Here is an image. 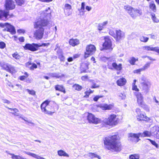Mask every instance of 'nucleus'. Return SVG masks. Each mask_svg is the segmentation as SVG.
Returning <instances> with one entry per match:
<instances>
[{
  "instance_id": "obj_1",
  "label": "nucleus",
  "mask_w": 159,
  "mask_h": 159,
  "mask_svg": "<svg viewBox=\"0 0 159 159\" xmlns=\"http://www.w3.org/2000/svg\"><path fill=\"white\" fill-rule=\"evenodd\" d=\"M118 135H115L105 138L104 143L105 147L113 152H119L121 150V144L118 141Z\"/></svg>"
},
{
  "instance_id": "obj_2",
  "label": "nucleus",
  "mask_w": 159,
  "mask_h": 159,
  "mask_svg": "<svg viewBox=\"0 0 159 159\" xmlns=\"http://www.w3.org/2000/svg\"><path fill=\"white\" fill-rule=\"evenodd\" d=\"M48 22L47 20L40 19L35 23L34 28L37 30L34 33V36L36 39H40L43 38L44 31L43 27L47 25Z\"/></svg>"
},
{
  "instance_id": "obj_3",
  "label": "nucleus",
  "mask_w": 159,
  "mask_h": 159,
  "mask_svg": "<svg viewBox=\"0 0 159 159\" xmlns=\"http://www.w3.org/2000/svg\"><path fill=\"white\" fill-rule=\"evenodd\" d=\"M42 111L45 114L52 115L54 113L55 109L58 110L57 105L54 102H50L48 100L43 102L41 105Z\"/></svg>"
},
{
  "instance_id": "obj_4",
  "label": "nucleus",
  "mask_w": 159,
  "mask_h": 159,
  "mask_svg": "<svg viewBox=\"0 0 159 159\" xmlns=\"http://www.w3.org/2000/svg\"><path fill=\"white\" fill-rule=\"evenodd\" d=\"M119 121V119L114 114L109 115L107 118H105L103 120L104 123L106 125L110 126L116 125Z\"/></svg>"
},
{
  "instance_id": "obj_5",
  "label": "nucleus",
  "mask_w": 159,
  "mask_h": 159,
  "mask_svg": "<svg viewBox=\"0 0 159 159\" xmlns=\"http://www.w3.org/2000/svg\"><path fill=\"white\" fill-rule=\"evenodd\" d=\"M124 8L133 18H135L137 16L142 14L141 10L134 8L128 5L125 6Z\"/></svg>"
},
{
  "instance_id": "obj_6",
  "label": "nucleus",
  "mask_w": 159,
  "mask_h": 159,
  "mask_svg": "<svg viewBox=\"0 0 159 159\" xmlns=\"http://www.w3.org/2000/svg\"><path fill=\"white\" fill-rule=\"evenodd\" d=\"M151 134H152V133L151 131L150 132L148 131H145L143 133H139L138 134L130 133L129 134V137L136 139L137 140V142H138L140 140L139 139V137L140 136L142 137H150L151 135Z\"/></svg>"
},
{
  "instance_id": "obj_7",
  "label": "nucleus",
  "mask_w": 159,
  "mask_h": 159,
  "mask_svg": "<svg viewBox=\"0 0 159 159\" xmlns=\"http://www.w3.org/2000/svg\"><path fill=\"white\" fill-rule=\"evenodd\" d=\"M140 81L142 89L145 91L148 92L150 87L151 84L150 82L144 77H142Z\"/></svg>"
},
{
  "instance_id": "obj_8",
  "label": "nucleus",
  "mask_w": 159,
  "mask_h": 159,
  "mask_svg": "<svg viewBox=\"0 0 159 159\" xmlns=\"http://www.w3.org/2000/svg\"><path fill=\"white\" fill-rule=\"evenodd\" d=\"M87 117V120L90 123L98 124L102 122L101 119L96 117L92 113H88Z\"/></svg>"
},
{
  "instance_id": "obj_9",
  "label": "nucleus",
  "mask_w": 159,
  "mask_h": 159,
  "mask_svg": "<svg viewBox=\"0 0 159 159\" xmlns=\"http://www.w3.org/2000/svg\"><path fill=\"white\" fill-rule=\"evenodd\" d=\"M8 10H0V20H6L12 17L13 15L12 14H9Z\"/></svg>"
},
{
  "instance_id": "obj_10",
  "label": "nucleus",
  "mask_w": 159,
  "mask_h": 159,
  "mask_svg": "<svg viewBox=\"0 0 159 159\" xmlns=\"http://www.w3.org/2000/svg\"><path fill=\"white\" fill-rule=\"evenodd\" d=\"M96 51V47L93 45L90 44L86 47V52H85L84 57L86 59L90 55H93Z\"/></svg>"
},
{
  "instance_id": "obj_11",
  "label": "nucleus",
  "mask_w": 159,
  "mask_h": 159,
  "mask_svg": "<svg viewBox=\"0 0 159 159\" xmlns=\"http://www.w3.org/2000/svg\"><path fill=\"white\" fill-rule=\"evenodd\" d=\"M5 26L6 27V28L4 29L3 30V31H7L10 32L11 34H15V29L13 26L9 24L8 23H0V27H4Z\"/></svg>"
},
{
  "instance_id": "obj_12",
  "label": "nucleus",
  "mask_w": 159,
  "mask_h": 159,
  "mask_svg": "<svg viewBox=\"0 0 159 159\" xmlns=\"http://www.w3.org/2000/svg\"><path fill=\"white\" fill-rule=\"evenodd\" d=\"M105 42L103 44V48L108 50L109 51H111L112 48L111 47V39L109 36H106L104 38Z\"/></svg>"
},
{
  "instance_id": "obj_13",
  "label": "nucleus",
  "mask_w": 159,
  "mask_h": 159,
  "mask_svg": "<svg viewBox=\"0 0 159 159\" xmlns=\"http://www.w3.org/2000/svg\"><path fill=\"white\" fill-rule=\"evenodd\" d=\"M4 7L6 10H13L15 8V2L13 0H5Z\"/></svg>"
},
{
  "instance_id": "obj_14",
  "label": "nucleus",
  "mask_w": 159,
  "mask_h": 159,
  "mask_svg": "<svg viewBox=\"0 0 159 159\" xmlns=\"http://www.w3.org/2000/svg\"><path fill=\"white\" fill-rule=\"evenodd\" d=\"M24 48L26 50H29L31 51L34 52L37 51L39 48L38 44L32 43L25 44Z\"/></svg>"
},
{
  "instance_id": "obj_15",
  "label": "nucleus",
  "mask_w": 159,
  "mask_h": 159,
  "mask_svg": "<svg viewBox=\"0 0 159 159\" xmlns=\"http://www.w3.org/2000/svg\"><path fill=\"white\" fill-rule=\"evenodd\" d=\"M115 32L116 35L115 39L116 41H120L125 38V33L120 30H116Z\"/></svg>"
},
{
  "instance_id": "obj_16",
  "label": "nucleus",
  "mask_w": 159,
  "mask_h": 159,
  "mask_svg": "<svg viewBox=\"0 0 159 159\" xmlns=\"http://www.w3.org/2000/svg\"><path fill=\"white\" fill-rule=\"evenodd\" d=\"M113 107L114 105L113 104L108 105L107 104L103 103L98 105V107L103 110H111Z\"/></svg>"
},
{
  "instance_id": "obj_17",
  "label": "nucleus",
  "mask_w": 159,
  "mask_h": 159,
  "mask_svg": "<svg viewBox=\"0 0 159 159\" xmlns=\"http://www.w3.org/2000/svg\"><path fill=\"white\" fill-rule=\"evenodd\" d=\"M151 132L155 137L159 139V127L158 126L152 127L151 129Z\"/></svg>"
},
{
  "instance_id": "obj_18",
  "label": "nucleus",
  "mask_w": 159,
  "mask_h": 159,
  "mask_svg": "<svg viewBox=\"0 0 159 159\" xmlns=\"http://www.w3.org/2000/svg\"><path fill=\"white\" fill-rule=\"evenodd\" d=\"M144 50L147 51H151L155 52L159 54V47H153L151 46H146L143 47Z\"/></svg>"
},
{
  "instance_id": "obj_19",
  "label": "nucleus",
  "mask_w": 159,
  "mask_h": 159,
  "mask_svg": "<svg viewBox=\"0 0 159 159\" xmlns=\"http://www.w3.org/2000/svg\"><path fill=\"white\" fill-rule=\"evenodd\" d=\"M137 118L138 121L143 120L146 121L149 120V118L144 114L141 113L137 116Z\"/></svg>"
},
{
  "instance_id": "obj_20",
  "label": "nucleus",
  "mask_w": 159,
  "mask_h": 159,
  "mask_svg": "<svg viewBox=\"0 0 159 159\" xmlns=\"http://www.w3.org/2000/svg\"><path fill=\"white\" fill-rule=\"evenodd\" d=\"M135 94L137 98V102L138 104L142 106L143 104V98L142 94L136 92Z\"/></svg>"
},
{
  "instance_id": "obj_21",
  "label": "nucleus",
  "mask_w": 159,
  "mask_h": 159,
  "mask_svg": "<svg viewBox=\"0 0 159 159\" xmlns=\"http://www.w3.org/2000/svg\"><path fill=\"white\" fill-rule=\"evenodd\" d=\"M71 6L68 4H66L65 5L64 11L66 14L69 16L71 14Z\"/></svg>"
},
{
  "instance_id": "obj_22",
  "label": "nucleus",
  "mask_w": 159,
  "mask_h": 159,
  "mask_svg": "<svg viewBox=\"0 0 159 159\" xmlns=\"http://www.w3.org/2000/svg\"><path fill=\"white\" fill-rule=\"evenodd\" d=\"M108 24V21H106L102 23L98 24V30L101 31L103 29L106 28Z\"/></svg>"
},
{
  "instance_id": "obj_23",
  "label": "nucleus",
  "mask_w": 159,
  "mask_h": 159,
  "mask_svg": "<svg viewBox=\"0 0 159 159\" xmlns=\"http://www.w3.org/2000/svg\"><path fill=\"white\" fill-rule=\"evenodd\" d=\"M57 54L58 58L60 59L61 61H63L65 60V57L63 55V53L61 50L59 48L57 51Z\"/></svg>"
},
{
  "instance_id": "obj_24",
  "label": "nucleus",
  "mask_w": 159,
  "mask_h": 159,
  "mask_svg": "<svg viewBox=\"0 0 159 159\" xmlns=\"http://www.w3.org/2000/svg\"><path fill=\"white\" fill-rule=\"evenodd\" d=\"M69 43L70 45L75 46L79 44L80 42L79 40L77 39H70Z\"/></svg>"
},
{
  "instance_id": "obj_25",
  "label": "nucleus",
  "mask_w": 159,
  "mask_h": 159,
  "mask_svg": "<svg viewBox=\"0 0 159 159\" xmlns=\"http://www.w3.org/2000/svg\"><path fill=\"white\" fill-rule=\"evenodd\" d=\"M126 82V80L123 78H121L117 81V84L120 86L125 85Z\"/></svg>"
},
{
  "instance_id": "obj_26",
  "label": "nucleus",
  "mask_w": 159,
  "mask_h": 159,
  "mask_svg": "<svg viewBox=\"0 0 159 159\" xmlns=\"http://www.w3.org/2000/svg\"><path fill=\"white\" fill-rule=\"evenodd\" d=\"M84 156H86L87 157H88L91 159H93L95 157H97L99 159H100L101 158V157L100 156H98L95 153L92 152H89L87 154V155H85Z\"/></svg>"
},
{
  "instance_id": "obj_27",
  "label": "nucleus",
  "mask_w": 159,
  "mask_h": 159,
  "mask_svg": "<svg viewBox=\"0 0 159 159\" xmlns=\"http://www.w3.org/2000/svg\"><path fill=\"white\" fill-rule=\"evenodd\" d=\"M55 89L57 90L63 92L64 93H66L65 89L62 85H56Z\"/></svg>"
},
{
  "instance_id": "obj_28",
  "label": "nucleus",
  "mask_w": 159,
  "mask_h": 159,
  "mask_svg": "<svg viewBox=\"0 0 159 159\" xmlns=\"http://www.w3.org/2000/svg\"><path fill=\"white\" fill-rule=\"evenodd\" d=\"M149 7L154 12H156L157 11L156 6L153 1L149 3Z\"/></svg>"
},
{
  "instance_id": "obj_29",
  "label": "nucleus",
  "mask_w": 159,
  "mask_h": 159,
  "mask_svg": "<svg viewBox=\"0 0 159 159\" xmlns=\"http://www.w3.org/2000/svg\"><path fill=\"white\" fill-rule=\"evenodd\" d=\"M112 65V67L117 70H120L122 69V65L121 64H119L118 65H117L116 63L113 62Z\"/></svg>"
},
{
  "instance_id": "obj_30",
  "label": "nucleus",
  "mask_w": 159,
  "mask_h": 159,
  "mask_svg": "<svg viewBox=\"0 0 159 159\" xmlns=\"http://www.w3.org/2000/svg\"><path fill=\"white\" fill-rule=\"evenodd\" d=\"M58 155L60 156H64L68 157L69 155L65 152L61 150L57 151Z\"/></svg>"
},
{
  "instance_id": "obj_31",
  "label": "nucleus",
  "mask_w": 159,
  "mask_h": 159,
  "mask_svg": "<svg viewBox=\"0 0 159 159\" xmlns=\"http://www.w3.org/2000/svg\"><path fill=\"white\" fill-rule=\"evenodd\" d=\"M151 19L154 23H158L159 22V20L156 17L155 14L153 13L151 14Z\"/></svg>"
},
{
  "instance_id": "obj_32",
  "label": "nucleus",
  "mask_w": 159,
  "mask_h": 159,
  "mask_svg": "<svg viewBox=\"0 0 159 159\" xmlns=\"http://www.w3.org/2000/svg\"><path fill=\"white\" fill-rule=\"evenodd\" d=\"M7 71L11 74L15 73L16 72L15 67L11 65H10Z\"/></svg>"
},
{
  "instance_id": "obj_33",
  "label": "nucleus",
  "mask_w": 159,
  "mask_h": 159,
  "mask_svg": "<svg viewBox=\"0 0 159 159\" xmlns=\"http://www.w3.org/2000/svg\"><path fill=\"white\" fill-rule=\"evenodd\" d=\"M50 75L52 77H56L57 78H61L64 76V75L63 74L60 75L57 73H52Z\"/></svg>"
},
{
  "instance_id": "obj_34",
  "label": "nucleus",
  "mask_w": 159,
  "mask_h": 159,
  "mask_svg": "<svg viewBox=\"0 0 159 159\" xmlns=\"http://www.w3.org/2000/svg\"><path fill=\"white\" fill-rule=\"evenodd\" d=\"M10 65L7 63H3L1 64V66L5 70L7 71Z\"/></svg>"
},
{
  "instance_id": "obj_35",
  "label": "nucleus",
  "mask_w": 159,
  "mask_h": 159,
  "mask_svg": "<svg viewBox=\"0 0 159 159\" xmlns=\"http://www.w3.org/2000/svg\"><path fill=\"white\" fill-rule=\"evenodd\" d=\"M139 39L141 42L146 43L148 40L149 38L148 37L142 36L140 37Z\"/></svg>"
},
{
  "instance_id": "obj_36",
  "label": "nucleus",
  "mask_w": 159,
  "mask_h": 159,
  "mask_svg": "<svg viewBox=\"0 0 159 159\" xmlns=\"http://www.w3.org/2000/svg\"><path fill=\"white\" fill-rule=\"evenodd\" d=\"M73 87L75 90L80 91L82 89V87L80 85L75 84L73 86Z\"/></svg>"
},
{
  "instance_id": "obj_37",
  "label": "nucleus",
  "mask_w": 159,
  "mask_h": 159,
  "mask_svg": "<svg viewBox=\"0 0 159 159\" xmlns=\"http://www.w3.org/2000/svg\"><path fill=\"white\" fill-rule=\"evenodd\" d=\"M129 157L130 159H139V156L138 154H134L130 155Z\"/></svg>"
},
{
  "instance_id": "obj_38",
  "label": "nucleus",
  "mask_w": 159,
  "mask_h": 159,
  "mask_svg": "<svg viewBox=\"0 0 159 159\" xmlns=\"http://www.w3.org/2000/svg\"><path fill=\"white\" fill-rule=\"evenodd\" d=\"M138 59H135L134 57H132L130 58V59L129 61V62L132 65H134L135 62L138 61Z\"/></svg>"
},
{
  "instance_id": "obj_39",
  "label": "nucleus",
  "mask_w": 159,
  "mask_h": 159,
  "mask_svg": "<svg viewBox=\"0 0 159 159\" xmlns=\"http://www.w3.org/2000/svg\"><path fill=\"white\" fill-rule=\"evenodd\" d=\"M104 97L103 95H97L93 98V100L95 102H97L100 98H102Z\"/></svg>"
},
{
  "instance_id": "obj_40",
  "label": "nucleus",
  "mask_w": 159,
  "mask_h": 159,
  "mask_svg": "<svg viewBox=\"0 0 159 159\" xmlns=\"http://www.w3.org/2000/svg\"><path fill=\"white\" fill-rule=\"evenodd\" d=\"M151 64L150 62H148L146 63L144 66L142 68L143 70H144L146 69H147L148 68H149L150 66V65Z\"/></svg>"
},
{
  "instance_id": "obj_41",
  "label": "nucleus",
  "mask_w": 159,
  "mask_h": 159,
  "mask_svg": "<svg viewBox=\"0 0 159 159\" xmlns=\"http://www.w3.org/2000/svg\"><path fill=\"white\" fill-rule=\"evenodd\" d=\"M18 5L21 6L25 3L24 0H15Z\"/></svg>"
},
{
  "instance_id": "obj_42",
  "label": "nucleus",
  "mask_w": 159,
  "mask_h": 159,
  "mask_svg": "<svg viewBox=\"0 0 159 159\" xmlns=\"http://www.w3.org/2000/svg\"><path fill=\"white\" fill-rule=\"evenodd\" d=\"M12 56L13 57L15 58L16 60H19L20 58V56L17 52H15L12 54Z\"/></svg>"
},
{
  "instance_id": "obj_43",
  "label": "nucleus",
  "mask_w": 159,
  "mask_h": 159,
  "mask_svg": "<svg viewBox=\"0 0 159 159\" xmlns=\"http://www.w3.org/2000/svg\"><path fill=\"white\" fill-rule=\"evenodd\" d=\"M147 139L156 148H159V146L158 144L156 143L155 141L152 140L150 139Z\"/></svg>"
},
{
  "instance_id": "obj_44",
  "label": "nucleus",
  "mask_w": 159,
  "mask_h": 159,
  "mask_svg": "<svg viewBox=\"0 0 159 159\" xmlns=\"http://www.w3.org/2000/svg\"><path fill=\"white\" fill-rule=\"evenodd\" d=\"M93 81H94L93 80H92L91 81V82H92L93 84V85H92L91 88L93 89L99 88V85L97 84L96 83H94Z\"/></svg>"
},
{
  "instance_id": "obj_45",
  "label": "nucleus",
  "mask_w": 159,
  "mask_h": 159,
  "mask_svg": "<svg viewBox=\"0 0 159 159\" xmlns=\"http://www.w3.org/2000/svg\"><path fill=\"white\" fill-rule=\"evenodd\" d=\"M84 7H85V3L84 2H83L81 3V7L80 9L79 10V11L80 13L82 11L83 13L84 12Z\"/></svg>"
},
{
  "instance_id": "obj_46",
  "label": "nucleus",
  "mask_w": 159,
  "mask_h": 159,
  "mask_svg": "<svg viewBox=\"0 0 159 159\" xmlns=\"http://www.w3.org/2000/svg\"><path fill=\"white\" fill-rule=\"evenodd\" d=\"M30 65H32L30 67V69L31 70H33L34 69L36 68H37V65L35 63H32V64L31 62H29Z\"/></svg>"
},
{
  "instance_id": "obj_47",
  "label": "nucleus",
  "mask_w": 159,
  "mask_h": 159,
  "mask_svg": "<svg viewBox=\"0 0 159 159\" xmlns=\"http://www.w3.org/2000/svg\"><path fill=\"white\" fill-rule=\"evenodd\" d=\"M153 100L154 102L156 103V104H155L156 106V107H157V108H158V106L159 105V102L157 100L156 97H154L153 98Z\"/></svg>"
},
{
  "instance_id": "obj_48",
  "label": "nucleus",
  "mask_w": 159,
  "mask_h": 159,
  "mask_svg": "<svg viewBox=\"0 0 159 159\" xmlns=\"http://www.w3.org/2000/svg\"><path fill=\"white\" fill-rule=\"evenodd\" d=\"M115 32L114 30H111L109 31V34L112 36L113 37L115 38L116 36V34H115Z\"/></svg>"
},
{
  "instance_id": "obj_49",
  "label": "nucleus",
  "mask_w": 159,
  "mask_h": 159,
  "mask_svg": "<svg viewBox=\"0 0 159 159\" xmlns=\"http://www.w3.org/2000/svg\"><path fill=\"white\" fill-rule=\"evenodd\" d=\"M26 90L29 94L31 95H34L35 94V92L33 90H30L29 89H26Z\"/></svg>"
},
{
  "instance_id": "obj_50",
  "label": "nucleus",
  "mask_w": 159,
  "mask_h": 159,
  "mask_svg": "<svg viewBox=\"0 0 159 159\" xmlns=\"http://www.w3.org/2000/svg\"><path fill=\"white\" fill-rule=\"evenodd\" d=\"M6 47L5 43L3 42H0V48L3 49Z\"/></svg>"
},
{
  "instance_id": "obj_51",
  "label": "nucleus",
  "mask_w": 159,
  "mask_h": 159,
  "mask_svg": "<svg viewBox=\"0 0 159 159\" xmlns=\"http://www.w3.org/2000/svg\"><path fill=\"white\" fill-rule=\"evenodd\" d=\"M119 96L120 98H121L122 99H125L126 98L125 95L122 93H120L119 94Z\"/></svg>"
},
{
  "instance_id": "obj_52",
  "label": "nucleus",
  "mask_w": 159,
  "mask_h": 159,
  "mask_svg": "<svg viewBox=\"0 0 159 159\" xmlns=\"http://www.w3.org/2000/svg\"><path fill=\"white\" fill-rule=\"evenodd\" d=\"M132 89L136 91H138L139 89L137 88V86L134 84V83H133L132 84Z\"/></svg>"
},
{
  "instance_id": "obj_53",
  "label": "nucleus",
  "mask_w": 159,
  "mask_h": 159,
  "mask_svg": "<svg viewBox=\"0 0 159 159\" xmlns=\"http://www.w3.org/2000/svg\"><path fill=\"white\" fill-rule=\"evenodd\" d=\"M143 70L142 69V68L138 69L136 70H135L134 71V73H140L142 71H143Z\"/></svg>"
},
{
  "instance_id": "obj_54",
  "label": "nucleus",
  "mask_w": 159,
  "mask_h": 159,
  "mask_svg": "<svg viewBox=\"0 0 159 159\" xmlns=\"http://www.w3.org/2000/svg\"><path fill=\"white\" fill-rule=\"evenodd\" d=\"M101 59L102 61L106 62L107 61H108V58L106 57H102L101 58Z\"/></svg>"
},
{
  "instance_id": "obj_55",
  "label": "nucleus",
  "mask_w": 159,
  "mask_h": 159,
  "mask_svg": "<svg viewBox=\"0 0 159 159\" xmlns=\"http://www.w3.org/2000/svg\"><path fill=\"white\" fill-rule=\"evenodd\" d=\"M115 60V58L113 57H109L108 58V62H114Z\"/></svg>"
},
{
  "instance_id": "obj_56",
  "label": "nucleus",
  "mask_w": 159,
  "mask_h": 159,
  "mask_svg": "<svg viewBox=\"0 0 159 159\" xmlns=\"http://www.w3.org/2000/svg\"><path fill=\"white\" fill-rule=\"evenodd\" d=\"M88 78V76L87 75L83 76L81 77V79L82 80L85 81Z\"/></svg>"
},
{
  "instance_id": "obj_57",
  "label": "nucleus",
  "mask_w": 159,
  "mask_h": 159,
  "mask_svg": "<svg viewBox=\"0 0 159 159\" xmlns=\"http://www.w3.org/2000/svg\"><path fill=\"white\" fill-rule=\"evenodd\" d=\"M48 43H43L41 44H40V43L38 44V45H39V47H41V46H46L48 45Z\"/></svg>"
},
{
  "instance_id": "obj_58",
  "label": "nucleus",
  "mask_w": 159,
  "mask_h": 159,
  "mask_svg": "<svg viewBox=\"0 0 159 159\" xmlns=\"http://www.w3.org/2000/svg\"><path fill=\"white\" fill-rule=\"evenodd\" d=\"M17 33L19 34L24 33L25 32V30L23 29H19L17 30Z\"/></svg>"
},
{
  "instance_id": "obj_59",
  "label": "nucleus",
  "mask_w": 159,
  "mask_h": 159,
  "mask_svg": "<svg viewBox=\"0 0 159 159\" xmlns=\"http://www.w3.org/2000/svg\"><path fill=\"white\" fill-rule=\"evenodd\" d=\"M19 41L21 42H24L25 40L24 38L23 37H21L18 38Z\"/></svg>"
},
{
  "instance_id": "obj_60",
  "label": "nucleus",
  "mask_w": 159,
  "mask_h": 159,
  "mask_svg": "<svg viewBox=\"0 0 159 159\" xmlns=\"http://www.w3.org/2000/svg\"><path fill=\"white\" fill-rule=\"evenodd\" d=\"M8 108L11 111H13L15 113H16L18 111V110L16 108L12 109L8 107Z\"/></svg>"
},
{
  "instance_id": "obj_61",
  "label": "nucleus",
  "mask_w": 159,
  "mask_h": 159,
  "mask_svg": "<svg viewBox=\"0 0 159 159\" xmlns=\"http://www.w3.org/2000/svg\"><path fill=\"white\" fill-rule=\"evenodd\" d=\"M136 112L137 114V115L139 114L140 113H141V111L140 109L137 108L136 110Z\"/></svg>"
},
{
  "instance_id": "obj_62",
  "label": "nucleus",
  "mask_w": 159,
  "mask_h": 159,
  "mask_svg": "<svg viewBox=\"0 0 159 159\" xmlns=\"http://www.w3.org/2000/svg\"><path fill=\"white\" fill-rule=\"evenodd\" d=\"M3 101L4 103H7L8 104H9L10 102V101L6 99H3Z\"/></svg>"
},
{
  "instance_id": "obj_63",
  "label": "nucleus",
  "mask_w": 159,
  "mask_h": 159,
  "mask_svg": "<svg viewBox=\"0 0 159 159\" xmlns=\"http://www.w3.org/2000/svg\"><path fill=\"white\" fill-rule=\"evenodd\" d=\"M84 93L88 97L89 95L90 94V93H89V91L88 90L87 91L85 92Z\"/></svg>"
},
{
  "instance_id": "obj_64",
  "label": "nucleus",
  "mask_w": 159,
  "mask_h": 159,
  "mask_svg": "<svg viewBox=\"0 0 159 159\" xmlns=\"http://www.w3.org/2000/svg\"><path fill=\"white\" fill-rule=\"evenodd\" d=\"M26 77L25 76L23 75L22 76H21L20 77V80H24L25 78H26Z\"/></svg>"
}]
</instances>
